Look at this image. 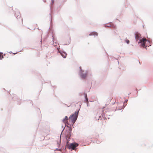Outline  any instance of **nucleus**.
Here are the masks:
<instances>
[{"mask_svg":"<svg viewBox=\"0 0 153 153\" xmlns=\"http://www.w3.org/2000/svg\"><path fill=\"white\" fill-rule=\"evenodd\" d=\"M111 22H108V23H111Z\"/></svg>","mask_w":153,"mask_h":153,"instance_id":"46","label":"nucleus"},{"mask_svg":"<svg viewBox=\"0 0 153 153\" xmlns=\"http://www.w3.org/2000/svg\"><path fill=\"white\" fill-rule=\"evenodd\" d=\"M64 45H68V44H64Z\"/></svg>","mask_w":153,"mask_h":153,"instance_id":"37","label":"nucleus"},{"mask_svg":"<svg viewBox=\"0 0 153 153\" xmlns=\"http://www.w3.org/2000/svg\"><path fill=\"white\" fill-rule=\"evenodd\" d=\"M64 128H65V127H64L63 129L62 130V131L61 133H62V132L63 131V130H64Z\"/></svg>","mask_w":153,"mask_h":153,"instance_id":"29","label":"nucleus"},{"mask_svg":"<svg viewBox=\"0 0 153 153\" xmlns=\"http://www.w3.org/2000/svg\"><path fill=\"white\" fill-rule=\"evenodd\" d=\"M56 48H57V49H59L60 48H59V47H57Z\"/></svg>","mask_w":153,"mask_h":153,"instance_id":"33","label":"nucleus"},{"mask_svg":"<svg viewBox=\"0 0 153 153\" xmlns=\"http://www.w3.org/2000/svg\"><path fill=\"white\" fill-rule=\"evenodd\" d=\"M79 74L80 78L82 79H85L87 76L86 74L87 71L82 70L81 66L79 67Z\"/></svg>","mask_w":153,"mask_h":153,"instance_id":"2","label":"nucleus"},{"mask_svg":"<svg viewBox=\"0 0 153 153\" xmlns=\"http://www.w3.org/2000/svg\"><path fill=\"white\" fill-rule=\"evenodd\" d=\"M79 110L80 108H79L78 109L76 110L74 113L70 115L69 118L71 121H73L74 123L75 122L77 119Z\"/></svg>","mask_w":153,"mask_h":153,"instance_id":"1","label":"nucleus"},{"mask_svg":"<svg viewBox=\"0 0 153 153\" xmlns=\"http://www.w3.org/2000/svg\"><path fill=\"white\" fill-rule=\"evenodd\" d=\"M101 118V119H100L101 120H102V118H103L104 119V120H105L106 119V117H103V115L102 116V117H101V116H99V118L97 120H99Z\"/></svg>","mask_w":153,"mask_h":153,"instance_id":"17","label":"nucleus"},{"mask_svg":"<svg viewBox=\"0 0 153 153\" xmlns=\"http://www.w3.org/2000/svg\"><path fill=\"white\" fill-rule=\"evenodd\" d=\"M136 91H137V93L138 92V91L137 90H136Z\"/></svg>","mask_w":153,"mask_h":153,"instance_id":"38","label":"nucleus"},{"mask_svg":"<svg viewBox=\"0 0 153 153\" xmlns=\"http://www.w3.org/2000/svg\"><path fill=\"white\" fill-rule=\"evenodd\" d=\"M66 0H63V1H64V2H65L66 1Z\"/></svg>","mask_w":153,"mask_h":153,"instance_id":"32","label":"nucleus"},{"mask_svg":"<svg viewBox=\"0 0 153 153\" xmlns=\"http://www.w3.org/2000/svg\"><path fill=\"white\" fill-rule=\"evenodd\" d=\"M68 117L67 116H65V117L62 120V121L63 123H65V120H68Z\"/></svg>","mask_w":153,"mask_h":153,"instance_id":"15","label":"nucleus"},{"mask_svg":"<svg viewBox=\"0 0 153 153\" xmlns=\"http://www.w3.org/2000/svg\"><path fill=\"white\" fill-rule=\"evenodd\" d=\"M57 150H60V149H57Z\"/></svg>","mask_w":153,"mask_h":153,"instance_id":"41","label":"nucleus"},{"mask_svg":"<svg viewBox=\"0 0 153 153\" xmlns=\"http://www.w3.org/2000/svg\"><path fill=\"white\" fill-rule=\"evenodd\" d=\"M146 39L143 38L141 40L138 41V44H140V46L141 47H143L145 48H146V49H147V48H146L147 47H148V46L146 45Z\"/></svg>","mask_w":153,"mask_h":153,"instance_id":"3","label":"nucleus"},{"mask_svg":"<svg viewBox=\"0 0 153 153\" xmlns=\"http://www.w3.org/2000/svg\"><path fill=\"white\" fill-rule=\"evenodd\" d=\"M106 24H105L104 25H105V27H111V25L108 24L107 25H106Z\"/></svg>","mask_w":153,"mask_h":153,"instance_id":"20","label":"nucleus"},{"mask_svg":"<svg viewBox=\"0 0 153 153\" xmlns=\"http://www.w3.org/2000/svg\"><path fill=\"white\" fill-rule=\"evenodd\" d=\"M126 105H123L122 106V107L121 108H118L117 109H116L114 111H116V110H121L122 109H123L125 108V107H126Z\"/></svg>","mask_w":153,"mask_h":153,"instance_id":"16","label":"nucleus"},{"mask_svg":"<svg viewBox=\"0 0 153 153\" xmlns=\"http://www.w3.org/2000/svg\"><path fill=\"white\" fill-rule=\"evenodd\" d=\"M67 140L66 143H77L74 141L73 139H71L70 137L68 138V139L66 138Z\"/></svg>","mask_w":153,"mask_h":153,"instance_id":"8","label":"nucleus"},{"mask_svg":"<svg viewBox=\"0 0 153 153\" xmlns=\"http://www.w3.org/2000/svg\"><path fill=\"white\" fill-rule=\"evenodd\" d=\"M71 122L72 124H70V126L71 127H72L73 126V125L75 123V122H74H74H73V121H71Z\"/></svg>","mask_w":153,"mask_h":153,"instance_id":"21","label":"nucleus"},{"mask_svg":"<svg viewBox=\"0 0 153 153\" xmlns=\"http://www.w3.org/2000/svg\"><path fill=\"white\" fill-rule=\"evenodd\" d=\"M115 103V102H114V103H112V104H113V105Z\"/></svg>","mask_w":153,"mask_h":153,"instance_id":"40","label":"nucleus"},{"mask_svg":"<svg viewBox=\"0 0 153 153\" xmlns=\"http://www.w3.org/2000/svg\"><path fill=\"white\" fill-rule=\"evenodd\" d=\"M84 95L85 98V100H84V103H86L87 102V101L89 102V101H88V96L87 94L85 93H84Z\"/></svg>","mask_w":153,"mask_h":153,"instance_id":"11","label":"nucleus"},{"mask_svg":"<svg viewBox=\"0 0 153 153\" xmlns=\"http://www.w3.org/2000/svg\"><path fill=\"white\" fill-rule=\"evenodd\" d=\"M105 108V107H102V109H103L104 108Z\"/></svg>","mask_w":153,"mask_h":153,"instance_id":"35","label":"nucleus"},{"mask_svg":"<svg viewBox=\"0 0 153 153\" xmlns=\"http://www.w3.org/2000/svg\"><path fill=\"white\" fill-rule=\"evenodd\" d=\"M125 42L128 44H129L130 43V41L128 39H126L125 40Z\"/></svg>","mask_w":153,"mask_h":153,"instance_id":"19","label":"nucleus"},{"mask_svg":"<svg viewBox=\"0 0 153 153\" xmlns=\"http://www.w3.org/2000/svg\"><path fill=\"white\" fill-rule=\"evenodd\" d=\"M81 94V95H82V93H80L79 94Z\"/></svg>","mask_w":153,"mask_h":153,"instance_id":"44","label":"nucleus"},{"mask_svg":"<svg viewBox=\"0 0 153 153\" xmlns=\"http://www.w3.org/2000/svg\"><path fill=\"white\" fill-rule=\"evenodd\" d=\"M128 99H126L125 100L124 102H123V105H126H126H124V104L125 103H126L127 102V101H128Z\"/></svg>","mask_w":153,"mask_h":153,"instance_id":"22","label":"nucleus"},{"mask_svg":"<svg viewBox=\"0 0 153 153\" xmlns=\"http://www.w3.org/2000/svg\"><path fill=\"white\" fill-rule=\"evenodd\" d=\"M89 35L90 36H97L98 33L96 32L93 31L90 33Z\"/></svg>","mask_w":153,"mask_h":153,"instance_id":"13","label":"nucleus"},{"mask_svg":"<svg viewBox=\"0 0 153 153\" xmlns=\"http://www.w3.org/2000/svg\"><path fill=\"white\" fill-rule=\"evenodd\" d=\"M0 53H2V52H0Z\"/></svg>","mask_w":153,"mask_h":153,"instance_id":"42","label":"nucleus"},{"mask_svg":"<svg viewBox=\"0 0 153 153\" xmlns=\"http://www.w3.org/2000/svg\"><path fill=\"white\" fill-rule=\"evenodd\" d=\"M9 53H12V52L11 51H10V52H9Z\"/></svg>","mask_w":153,"mask_h":153,"instance_id":"31","label":"nucleus"},{"mask_svg":"<svg viewBox=\"0 0 153 153\" xmlns=\"http://www.w3.org/2000/svg\"><path fill=\"white\" fill-rule=\"evenodd\" d=\"M58 52L60 53V55L63 58H65L66 57L67 53L63 49L59 50L58 51Z\"/></svg>","mask_w":153,"mask_h":153,"instance_id":"6","label":"nucleus"},{"mask_svg":"<svg viewBox=\"0 0 153 153\" xmlns=\"http://www.w3.org/2000/svg\"><path fill=\"white\" fill-rule=\"evenodd\" d=\"M112 110L110 109H108L107 110H105V113H106V117L107 116H113L114 113L112 112Z\"/></svg>","mask_w":153,"mask_h":153,"instance_id":"7","label":"nucleus"},{"mask_svg":"<svg viewBox=\"0 0 153 153\" xmlns=\"http://www.w3.org/2000/svg\"><path fill=\"white\" fill-rule=\"evenodd\" d=\"M22 50H21L20 51L18 52H19L22 51ZM17 53V52L15 53H13L15 54Z\"/></svg>","mask_w":153,"mask_h":153,"instance_id":"26","label":"nucleus"},{"mask_svg":"<svg viewBox=\"0 0 153 153\" xmlns=\"http://www.w3.org/2000/svg\"><path fill=\"white\" fill-rule=\"evenodd\" d=\"M88 101H89V102H93V101H88Z\"/></svg>","mask_w":153,"mask_h":153,"instance_id":"34","label":"nucleus"},{"mask_svg":"<svg viewBox=\"0 0 153 153\" xmlns=\"http://www.w3.org/2000/svg\"><path fill=\"white\" fill-rule=\"evenodd\" d=\"M134 36L136 42H138V41L141 40L143 38L141 36L140 34L137 32L134 33Z\"/></svg>","mask_w":153,"mask_h":153,"instance_id":"5","label":"nucleus"},{"mask_svg":"<svg viewBox=\"0 0 153 153\" xmlns=\"http://www.w3.org/2000/svg\"><path fill=\"white\" fill-rule=\"evenodd\" d=\"M111 99H112L111 98V97H108V100H110V101H111Z\"/></svg>","mask_w":153,"mask_h":153,"instance_id":"25","label":"nucleus"},{"mask_svg":"<svg viewBox=\"0 0 153 153\" xmlns=\"http://www.w3.org/2000/svg\"><path fill=\"white\" fill-rule=\"evenodd\" d=\"M107 117V118L108 119H110V118L109 117Z\"/></svg>","mask_w":153,"mask_h":153,"instance_id":"36","label":"nucleus"},{"mask_svg":"<svg viewBox=\"0 0 153 153\" xmlns=\"http://www.w3.org/2000/svg\"><path fill=\"white\" fill-rule=\"evenodd\" d=\"M67 127L68 128H71V127H69L68 126H67Z\"/></svg>","mask_w":153,"mask_h":153,"instance_id":"28","label":"nucleus"},{"mask_svg":"<svg viewBox=\"0 0 153 153\" xmlns=\"http://www.w3.org/2000/svg\"><path fill=\"white\" fill-rule=\"evenodd\" d=\"M81 105H82V104H81V103L79 105V106H80V107H79V108H80H80H81Z\"/></svg>","mask_w":153,"mask_h":153,"instance_id":"27","label":"nucleus"},{"mask_svg":"<svg viewBox=\"0 0 153 153\" xmlns=\"http://www.w3.org/2000/svg\"><path fill=\"white\" fill-rule=\"evenodd\" d=\"M147 42L148 43H149V44H150V45H149V46H151V43H152V42H151L149 40H146V41H145V42L146 43V42Z\"/></svg>","mask_w":153,"mask_h":153,"instance_id":"18","label":"nucleus"},{"mask_svg":"<svg viewBox=\"0 0 153 153\" xmlns=\"http://www.w3.org/2000/svg\"><path fill=\"white\" fill-rule=\"evenodd\" d=\"M43 1L44 2H46V0H43Z\"/></svg>","mask_w":153,"mask_h":153,"instance_id":"30","label":"nucleus"},{"mask_svg":"<svg viewBox=\"0 0 153 153\" xmlns=\"http://www.w3.org/2000/svg\"><path fill=\"white\" fill-rule=\"evenodd\" d=\"M50 13H49V15H50V17L51 13H52L53 10L54 9V4H51V5H50Z\"/></svg>","mask_w":153,"mask_h":153,"instance_id":"10","label":"nucleus"},{"mask_svg":"<svg viewBox=\"0 0 153 153\" xmlns=\"http://www.w3.org/2000/svg\"><path fill=\"white\" fill-rule=\"evenodd\" d=\"M14 16L18 19L20 17V14L19 11H16V12H15Z\"/></svg>","mask_w":153,"mask_h":153,"instance_id":"12","label":"nucleus"},{"mask_svg":"<svg viewBox=\"0 0 153 153\" xmlns=\"http://www.w3.org/2000/svg\"><path fill=\"white\" fill-rule=\"evenodd\" d=\"M52 37L53 39L52 41L53 42V43L54 46H56L57 45L59 44L58 43L56 42H54V36L53 35H52Z\"/></svg>","mask_w":153,"mask_h":153,"instance_id":"14","label":"nucleus"},{"mask_svg":"<svg viewBox=\"0 0 153 153\" xmlns=\"http://www.w3.org/2000/svg\"><path fill=\"white\" fill-rule=\"evenodd\" d=\"M78 146V144H67L66 145V148L71 150H74Z\"/></svg>","mask_w":153,"mask_h":153,"instance_id":"4","label":"nucleus"},{"mask_svg":"<svg viewBox=\"0 0 153 153\" xmlns=\"http://www.w3.org/2000/svg\"><path fill=\"white\" fill-rule=\"evenodd\" d=\"M62 128H63V126H62Z\"/></svg>","mask_w":153,"mask_h":153,"instance_id":"43","label":"nucleus"},{"mask_svg":"<svg viewBox=\"0 0 153 153\" xmlns=\"http://www.w3.org/2000/svg\"><path fill=\"white\" fill-rule=\"evenodd\" d=\"M86 103L88 107L90 106V105L89 103V102L87 101V102H86Z\"/></svg>","mask_w":153,"mask_h":153,"instance_id":"24","label":"nucleus"},{"mask_svg":"<svg viewBox=\"0 0 153 153\" xmlns=\"http://www.w3.org/2000/svg\"><path fill=\"white\" fill-rule=\"evenodd\" d=\"M57 144L59 143L58 142H57Z\"/></svg>","mask_w":153,"mask_h":153,"instance_id":"45","label":"nucleus"},{"mask_svg":"<svg viewBox=\"0 0 153 153\" xmlns=\"http://www.w3.org/2000/svg\"><path fill=\"white\" fill-rule=\"evenodd\" d=\"M54 0H51V4H54Z\"/></svg>","mask_w":153,"mask_h":153,"instance_id":"23","label":"nucleus"},{"mask_svg":"<svg viewBox=\"0 0 153 153\" xmlns=\"http://www.w3.org/2000/svg\"><path fill=\"white\" fill-rule=\"evenodd\" d=\"M66 133L68 136H70L71 135L72 129L71 128H69L66 129Z\"/></svg>","mask_w":153,"mask_h":153,"instance_id":"9","label":"nucleus"},{"mask_svg":"<svg viewBox=\"0 0 153 153\" xmlns=\"http://www.w3.org/2000/svg\"><path fill=\"white\" fill-rule=\"evenodd\" d=\"M14 97H13V100H14Z\"/></svg>","mask_w":153,"mask_h":153,"instance_id":"39","label":"nucleus"}]
</instances>
